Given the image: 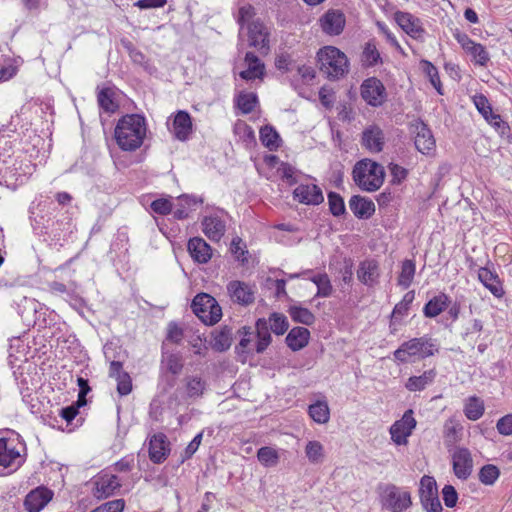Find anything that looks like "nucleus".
<instances>
[{"mask_svg": "<svg viewBox=\"0 0 512 512\" xmlns=\"http://www.w3.org/2000/svg\"><path fill=\"white\" fill-rule=\"evenodd\" d=\"M12 142L0 134V185L7 187L24 183L35 166L20 155H14Z\"/></svg>", "mask_w": 512, "mask_h": 512, "instance_id": "1", "label": "nucleus"}, {"mask_svg": "<svg viewBox=\"0 0 512 512\" xmlns=\"http://www.w3.org/2000/svg\"><path fill=\"white\" fill-rule=\"evenodd\" d=\"M146 121L139 114H127L118 120L115 127V140L124 151L138 149L146 136Z\"/></svg>", "mask_w": 512, "mask_h": 512, "instance_id": "2", "label": "nucleus"}, {"mask_svg": "<svg viewBox=\"0 0 512 512\" xmlns=\"http://www.w3.org/2000/svg\"><path fill=\"white\" fill-rule=\"evenodd\" d=\"M353 180L358 187L367 192L378 190L384 182L383 166L370 159L358 161L353 168Z\"/></svg>", "mask_w": 512, "mask_h": 512, "instance_id": "3", "label": "nucleus"}, {"mask_svg": "<svg viewBox=\"0 0 512 512\" xmlns=\"http://www.w3.org/2000/svg\"><path fill=\"white\" fill-rule=\"evenodd\" d=\"M317 59L320 71L329 79H339L349 71L347 56L336 47L326 46L320 49L317 53Z\"/></svg>", "mask_w": 512, "mask_h": 512, "instance_id": "4", "label": "nucleus"}, {"mask_svg": "<svg viewBox=\"0 0 512 512\" xmlns=\"http://www.w3.org/2000/svg\"><path fill=\"white\" fill-rule=\"evenodd\" d=\"M438 350V345L434 339L423 336L403 342L394 351V358L401 363H406L409 357L417 356L420 359H424L433 356Z\"/></svg>", "mask_w": 512, "mask_h": 512, "instance_id": "5", "label": "nucleus"}, {"mask_svg": "<svg viewBox=\"0 0 512 512\" xmlns=\"http://www.w3.org/2000/svg\"><path fill=\"white\" fill-rule=\"evenodd\" d=\"M193 313L206 325L216 324L222 317V309L214 297L207 293L197 294L191 303Z\"/></svg>", "mask_w": 512, "mask_h": 512, "instance_id": "6", "label": "nucleus"}, {"mask_svg": "<svg viewBox=\"0 0 512 512\" xmlns=\"http://www.w3.org/2000/svg\"><path fill=\"white\" fill-rule=\"evenodd\" d=\"M256 333L251 331L250 328L243 327L242 338L239 342V346L245 352L252 350L251 344L256 339L255 351L257 353H263L271 343V334L268 331V323L266 319L261 318L256 322Z\"/></svg>", "mask_w": 512, "mask_h": 512, "instance_id": "7", "label": "nucleus"}, {"mask_svg": "<svg viewBox=\"0 0 512 512\" xmlns=\"http://www.w3.org/2000/svg\"><path fill=\"white\" fill-rule=\"evenodd\" d=\"M382 506L392 512H403L411 504V495L408 491L397 487L394 484H387L381 493Z\"/></svg>", "mask_w": 512, "mask_h": 512, "instance_id": "8", "label": "nucleus"}, {"mask_svg": "<svg viewBox=\"0 0 512 512\" xmlns=\"http://www.w3.org/2000/svg\"><path fill=\"white\" fill-rule=\"evenodd\" d=\"M361 97L373 107L381 106L387 97L383 83L376 77H370L361 84Z\"/></svg>", "mask_w": 512, "mask_h": 512, "instance_id": "9", "label": "nucleus"}, {"mask_svg": "<svg viewBox=\"0 0 512 512\" xmlns=\"http://www.w3.org/2000/svg\"><path fill=\"white\" fill-rule=\"evenodd\" d=\"M412 133L415 134V148L423 155H431L435 151L436 143L429 127L423 121L412 124Z\"/></svg>", "mask_w": 512, "mask_h": 512, "instance_id": "10", "label": "nucleus"}, {"mask_svg": "<svg viewBox=\"0 0 512 512\" xmlns=\"http://www.w3.org/2000/svg\"><path fill=\"white\" fill-rule=\"evenodd\" d=\"M227 292L234 303L249 306L255 301L256 286L244 281L233 280L227 284Z\"/></svg>", "mask_w": 512, "mask_h": 512, "instance_id": "11", "label": "nucleus"}, {"mask_svg": "<svg viewBox=\"0 0 512 512\" xmlns=\"http://www.w3.org/2000/svg\"><path fill=\"white\" fill-rule=\"evenodd\" d=\"M416 427V420L413 417V411L407 410L400 420L394 422L390 427L391 439L397 445L407 444V438L412 434Z\"/></svg>", "mask_w": 512, "mask_h": 512, "instance_id": "12", "label": "nucleus"}, {"mask_svg": "<svg viewBox=\"0 0 512 512\" xmlns=\"http://www.w3.org/2000/svg\"><path fill=\"white\" fill-rule=\"evenodd\" d=\"M318 23L324 34L338 36L344 30L346 18L341 10L329 9L319 18Z\"/></svg>", "mask_w": 512, "mask_h": 512, "instance_id": "13", "label": "nucleus"}, {"mask_svg": "<svg viewBox=\"0 0 512 512\" xmlns=\"http://www.w3.org/2000/svg\"><path fill=\"white\" fill-rule=\"evenodd\" d=\"M452 468L454 475L460 480H467L473 471V458L471 452L464 447L456 448L452 454Z\"/></svg>", "mask_w": 512, "mask_h": 512, "instance_id": "14", "label": "nucleus"}, {"mask_svg": "<svg viewBox=\"0 0 512 512\" xmlns=\"http://www.w3.org/2000/svg\"><path fill=\"white\" fill-rule=\"evenodd\" d=\"M21 463V454L12 445V441L0 438V475H4L8 468L11 471L17 469Z\"/></svg>", "mask_w": 512, "mask_h": 512, "instance_id": "15", "label": "nucleus"}, {"mask_svg": "<svg viewBox=\"0 0 512 512\" xmlns=\"http://www.w3.org/2000/svg\"><path fill=\"white\" fill-rule=\"evenodd\" d=\"M53 491L45 486L32 489L24 499V507L28 512H40L53 498Z\"/></svg>", "mask_w": 512, "mask_h": 512, "instance_id": "16", "label": "nucleus"}, {"mask_svg": "<svg viewBox=\"0 0 512 512\" xmlns=\"http://www.w3.org/2000/svg\"><path fill=\"white\" fill-rule=\"evenodd\" d=\"M268 31L260 21H252L248 25L249 45L256 48L260 53L267 54L269 51Z\"/></svg>", "mask_w": 512, "mask_h": 512, "instance_id": "17", "label": "nucleus"}, {"mask_svg": "<svg viewBox=\"0 0 512 512\" xmlns=\"http://www.w3.org/2000/svg\"><path fill=\"white\" fill-rule=\"evenodd\" d=\"M293 197L305 205H319L324 201L322 190L316 184H301L293 191Z\"/></svg>", "mask_w": 512, "mask_h": 512, "instance_id": "18", "label": "nucleus"}, {"mask_svg": "<svg viewBox=\"0 0 512 512\" xmlns=\"http://www.w3.org/2000/svg\"><path fill=\"white\" fill-rule=\"evenodd\" d=\"M120 487L121 483L116 475H99L94 481L93 495L97 499H105L112 496Z\"/></svg>", "mask_w": 512, "mask_h": 512, "instance_id": "19", "label": "nucleus"}, {"mask_svg": "<svg viewBox=\"0 0 512 512\" xmlns=\"http://www.w3.org/2000/svg\"><path fill=\"white\" fill-rule=\"evenodd\" d=\"M473 103L477 108L478 112L484 117V119L497 130L504 129L506 127L505 122L502 121L500 115L495 114L492 110V106L488 98L483 94H476L473 96Z\"/></svg>", "mask_w": 512, "mask_h": 512, "instance_id": "20", "label": "nucleus"}, {"mask_svg": "<svg viewBox=\"0 0 512 512\" xmlns=\"http://www.w3.org/2000/svg\"><path fill=\"white\" fill-rule=\"evenodd\" d=\"M395 20L408 35L415 39L421 38L425 33L421 20L411 13L397 12Z\"/></svg>", "mask_w": 512, "mask_h": 512, "instance_id": "21", "label": "nucleus"}, {"mask_svg": "<svg viewBox=\"0 0 512 512\" xmlns=\"http://www.w3.org/2000/svg\"><path fill=\"white\" fill-rule=\"evenodd\" d=\"M170 452L169 442L163 433L153 435L149 441V457L155 464L164 462Z\"/></svg>", "mask_w": 512, "mask_h": 512, "instance_id": "22", "label": "nucleus"}, {"mask_svg": "<svg viewBox=\"0 0 512 512\" xmlns=\"http://www.w3.org/2000/svg\"><path fill=\"white\" fill-rule=\"evenodd\" d=\"M362 144L372 153H379L383 150L385 137L379 126L372 125L362 133Z\"/></svg>", "mask_w": 512, "mask_h": 512, "instance_id": "23", "label": "nucleus"}, {"mask_svg": "<svg viewBox=\"0 0 512 512\" xmlns=\"http://www.w3.org/2000/svg\"><path fill=\"white\" fill-rule=\"evenodd\" d=\"M357 277L366 286L376 285L380 277L378 262L373 259L362 261L357 270Z\"/></svg>", "mask_w": 512, "mask_h": 512, "instance_id": "24", "label": "nucleus"}, {"mask_svg": "<svg viewBox=\"0 0 512 512\" xmlns=\"http://www.w3.org/2000/svg\"><path fill=\"white\" fill-rule=\"evenodd\" d=\"M187 248L190 256L198 263L204 264L211 259L212 249L210 245L200 237L191 238Z\"/></svg>", "mask_w": 512, "mask_h": 512, "instance_id": "25", "label": "nucleus"}, {"mask_svg": "<svg viewBox=\"0 0 512 512\" xmlns=\"http://www.w3.org/2000/svg\"><path fill=\"white\" fill-rule=\"evenodd\" d=\"M245 63L247 64V69L239 73V76L242 79L252 81L255 79H262L264 77L265 65L254 53H246Z\"/></svg>", "mask_w": 512, "mask_h": 512, "instance_id": "26", "label": "nucleus"}, {"mask_svg": "<svg viewBox=\"0 0 512 512\" xmlns=\"http://www.w3.org/2000/svg\"><path fill=\"white\" fill-rule=\"evenodd\" d=\"M349 208L359 219H369L375 212L373 201L360 195H354L350 198Z\"/></svg>", "mask_w": 512, "mask_h": 512, "instance_id": "27", "label": "nucleus"}, {"mask_svg": "<svg viewBox=\"0 0 512 512\" xmlns=\"http://www.w3.org/2000/svg\"><path fill=\"white\" fill-rule=\"evenodd\" d=\"M225 223L218 216H206L202 220V230L212 241H219L225 233Z\"/></svg>", "mask_w": 512, "mask_h": 512, "instance_id": "28", "label": "nucleus"}, {"mask_svg": "<svg viewBox=\"0 0 512 512\" xmlns=\"http://www.w3.org/2000/svg\"><path fill=\"white\" fill-rule=\"evenodd\" d=\"M173 132L180 141L188 139L192 132V121L188 112L183 110L177 112L173 121Z\"/></svg>", "mask_w": 512, "mask_h": 512, "instance_id": "29", "label": "nucleus"}, {"mask_svg": "<svg viewBox=\"0 0 512 512\" xmlns=\"http://www.w3.org/2000/svg\"><path fill=\"white\" fill-rule=\"evenodd\" d=\"M202 203V199H197L190 195H181L177 198V204L173 208L174 218L177 220L186 219L189 213L195 209V207Z\"/></svg>", "mask_w": 512, "mask_h": 512, "instance_id": "30", "label": "nucleus"}, {"mask_svg": "<svg viewBox=\"0 0 512 512\" xmlns=\"http://www.w3.org/2000/svg\"><path fill=\"white\" fill-rule=\"evenodd\" d=\"M478 279L494 296H502L503 289L496 272L491 271L487 267H481L478 270Z\"/></svg>", "mask_w": 512, "mask_h": 512, "instance_id": "31", "label": "nucleus"}, {"mask_svg": "<svg viewBox=\"0 0 512 512\" xmlns=\"http://www.w3.org/2000/svg\"><path fill=\"white\" fill-rule=\"evenodd\" d=\"M310 338V332L305 327H294L292 328L286 336L285 342L287 346L293 350L298 351L304 348Z\"/></svg>", "mask_w": 512, "mask_h": 512, "instance_id": "32", "label": "nucleus"}, {"mask_svg": "<svg viewBox=\"0 0 512 512\" xmlns=\"http://www.w3.org/2000/svg\"><path fill=\"white\" fill-rule=\"evenodd\" d=\"M450 304V299L445 293H439L430 299L423 308V314L427 318H435L440 315Z\"/></svg>", "mask_w": 512, "mask_h": 512, "instance_id": "33", "label": "nucleus"}, {"mask_svg": "<svg viewBox=\"0 0 512 512\" xmlns=\"http://www.w3.org/2000/svg\"><path fill=\"white\" fill-rule=\"evenodd\" d=\"M97 102L100 109L108 114L115 113L119 105L115 100V93L111 88H103L97 94Z\"/></svg>", "mask_w": 512, "mask_h": 512, "instance_id": "34", "label": "nucleus"}, {"mask_svg": "<svg viewBox=\"0 0 512 512\" xmlns=\"http://www.w3.org/2000/svg\"><path fill=\"white\" fill-rule=\"evenodd\" d=\"M287 312L295 323L311 326L316 320L315 315L308 308L298 304L290 305Z\"/></svg>", "mask_w": 512, "mask_h": 512, "instance_id": "35", "label": "nucleus"}, {"mask_svg": "<svg viewBox=\"0 0 512 512\" xmlns=\"http://www.w3.org/2000/svg\"><path fill=\"white\" fill-rule=\"evenodd\" d=\"M436 376V372L431 369L428 371H425L420 376H411L408 378L405 387L409 391H421L426 388L427 385L431 384Z\"/></svg>", "mask_w": 512, "mask_h": 512, "instance_id": "36", "label": "nucleus"}, {"mask_svg": "<svg viewBox=\"0 0 512 512\" xmlns=\"http://www.w3.org/2000/svg\"><path fill=\"white\" fill-rule=\"evenodd\" d=\"M260 140L270 151L277 150L281 143L280 135L271 125H265L260 129Z\"/></svg>", "mask_w": 512, "mask_h": 512, "instance_id": "37", "label": "nucleus"}, {"mask_svg": "<svg viewBox=\"0 0 512 512\" xmlns=\"http://www.w3.org/2000/svg\"><path fill=\"white\" fill-rule=\"evenodd\" d=\"M309 416L319 424H325L330 419V409L326 401H317L308 408Z\"/></svg>", "mask_w": 512, "mask_h": 512, "instance_id": "38", "label": "nucleus"}, {"mask_svg": "<svg viewBox=\"0 0 512 512\" xmlns=\"http://www.w3.org/2000/svg\"><path fill=\"white\" fill-rule=\"evenodd\" d=\"M316 286L317 293L315 297H330L333 293V286L326 273H318L309 278Z\"/></svg>", "mask_w": 512, "mask_h": 512, "instance_id": "39", "label": "nucleus"}, {"mask_svg": "<svg viewBox=\"0 0 512 512\" xmlns=\"http://www.w3.org/2000/svg\"><path fill=\"white\" fill-rule=\"evenodd\" d=\"M415 271H416L415 262L410 259L404 260L402 262L401 271H400L398 279H397L398 285L403 287L404 289H407L411 285V283L414 279Z\"/></svg>", "mask_w": 512, "mask_h": 512, "instance_id": "40", "label": "nucleus"}, {"mask_svg": "<svg viewBox=\"0 0 512 512\" xmlns=\"http://www.w3.org/2000/svg\"><path fill=\"white\" fill-rule=\"evenodd\" d=\"M464 413L469 420H478L484 413L483 401L476 396L469 397L464 407Z\"/></svg>", "mask_w": 512, "mask_h": 512, "instance_id": "41", "label": "nucleus"}, {"mask_svg": "<svg viewBox=\"0 0 512 512\" xmlns=\"http://www.w3.org/2000/svg\"><path fill=\"white\" fill-rule=\"evenodd\" d=\"M305 455L311 464H320L325 457L324 447L319 441H308L305 446Z\"/></svg>", "mask_w": 512, "mask_h": 512, "instance_id": "42", "label": "nucleus"}, {"mask_svg": "<svg viewBox=\"0 0 512 512\" xmlns=\"http://www.w3.org/2000/svg\"><path fill=\"white\" fill-rule=\"evenodd\" d=\"M465 52L472 57V61H474L475 64L480 66H486L490 60L489 53L480 43L473 42Z\"/></svg>", "mask_w": 512, "mask_h": 512, "instance_id": "43", "label": "nucleus"}, {"mask_svg": "<svg viewBox=\"0 0 512 512\" xmlns=\"http://www.w3.org/2000/svg\"><path fill=\"white\" fill-rule=\"evenodd\" d=\"M266 321L268 330L271 329L276 335H283L289 328L287 317L281 313H272Z\"/></svg>", "mask_w": 512, "mask_h": 512, "instance_id": "44", "label": "nucleus"}, {"mask_svg": "<svg viewBox=\"0 0 512 512\" xmlns=\"http://www.w3.org/2000/svg\"><path fill=\"white\" fill-rule=\"evenodd\" d=\"M438 495L436 480L432 476L424 475L420 480V501Z\"/></svg>", "mask_w": 512, "mask_h": 512, "instance_id": "45", "label": "nucleus"}, {"mask_svg": "<svg viewBox=\"0 0 512 512\" xmlns=\"http://www.w3.org/2000/svg\"><path fill=\"white\" fill-rule=\"evenodd\" d=\"M500 476V470L493 464H486L481 467L478 478L479 481L487 486L493 485Z\"/></svg>", "mask_w": 512, "mask_h": 512, "instance_id": "46", "label": "nucleus"}, {"mask_svg": "<svg viewBox=\"0 0 512 512\" xmlns=\"http://www.w3.org/2000/svg\"><path fill=\"white\" fill-rule=\"evenodd\" d=\"M257 103L258 99L254 93L241 92L236 99L237 107L244 114L251 113L255 109Z\"/></svg>", "mask_w": 512, "mask_h": 512, "instance_id": "47", "label": "nucleus"}, {"mask_svg": "<svg viewBox=\"0 0 512 512\" xmlns=\"http://www.w3.org/2000/svg\"><path fill=\"white\" fill-rule=\"evenodd\" d=\"M257 458L266 467L276 466L279 461L277 451L271 447H261L257 452Z\"/></svg>", "mask_w": 512, "mask_h": 512, "instance_id": "48", "label": "nucleus"}, {"mask_svg": "<svg viewBox=\"0 0 512 512\" xmlns=\"http://www.w3.org/2000/svg\"><path fill=\"white\" fill-rule=\"evenodd\" d=\"M329 210L333 216L339 217L346 212L343 198L336 192L328 193Z\"/></svg>", "mask_w": 512, "mask_h": 512, "instance_id": "49", "label": "nucleus"}, {"mask_svg": "<svg viewBox=\"0 0 512 512\" xmlns=\"http://www.w3.org/2000/svg\"><path fill=\"white\" fill-rule=\"evenodd\" d=\"M423 70L428 76L430 83L433 85V87L437 90V92L442 95L441 91V81L439 77V73L437 68L429 61L423 60L422 61Z\"/></svg>", "mask_w": 512, "mask_h": 512, "instance_id": "50", "label": "nucleus"}, {"mask_svg": "<svg viewBox=\"0 0 512 512\" xmlns=\"http://www.w3.org/2000/svg\"><path fill=\"white\" fill-rule=\"evenodd\" d=\"M380 60V53L378 52L375 44L368 42L362 53V62L366 66H374Z\"/></svg>", "mask_w": 512, "mask_h": 512, "instance_id": "51", "label": "nucleus"}, {"mask_svg": "<svg viewBox=\"0 0 512 512\" xmlns=\"http://www.w3.org/2000/svg\"><path fill=\"white\" fill-rule=\"evenodd\" d=\"M151 209L153 212L160 214V215H168L173 211L174 205L172 202L167 198H160L154 200L151 205Z\"/></svg>", "mask_w": 512, "mask_h": 512, "instance_id": "52", "label": "nucleus"}, {"mask_svg": "<svg viewBox=\"0 0 512 512\" xmlns=\"http://www.w3.org/2000/svg\"><path fill=\"white\" fill-rule=\"evenodd\" d=\"M462 431V426L456 421L449 419L444 425V434L447 440L450 442H456L459 437V433Z\"/></svg>", "mask_w": 512, "mask_h": 512, "instance_id": "53", "label": "nucleus"}, {"mask_svg": "<svg viewBox=\"0 0 512 512\" xmlns=\"http://www.w3.org/2000/svg\"><path fill=\"white\" fill-rule=\"evenodd\" d=\"M124 507V499H116L100 505L91 512H123Z\"/></svg>", "mask_w": 512, "mask_h": 512, "instance_id": "54", "label": "nucleus"}, {"mask_svg": "<svg viewBox=\"0 0 512 512\" xmlns=\"http://www.w3.org/2000/svg\"><path fill=\"white\" fill-rule=\"evenodd\" d=\"M205 383L199 377H193L188 380L186 389L189 397H198L202 395Z\"/></svg>", "mask_w": 512, "mask_h": 512, "instance_id": "55", "label": "nucleus"}, {"mask_svg": "<svg viewBox=\"0 0 512 512\" xmlns=\"http://www.w3.org/2000/svg\"><path fill=\"white\" fill-rule=\"evenodd\" d=\"M167 370L173 375H178L183 369V359L179 354H170L166 359Z\"/></svg>", "mask_w": 512, "mask_h": 512, "instance_id": "56", "label": "nucleus"}, {"mask_svg": "<svg viewBox=\"0 0 512 512\" xmlns=\"http://www.w3.org/2000/svg\"><path fill=\"white\" fill-rule=\"evenodd\" d=\"M115 380L117 381V392L121 396H126L132 391V380L127 372Z\"/></svg>", "mask_w": 512, "mask_h": 512, "instance_id": "57", "label": "nucleus"}, {"mask_svg": "<svg viewBox=\"0 0 512 512\" xmlns=\"http://www.w3.org/2000/svg\"><path fill=\"white\" fill-rule=\"evenodd\" d=\"M123 47L127 50L131 60L139 65H142L145 62V55L138 50L132 42L130 41H122Z\"/></svg>", "mask_w": 512, "mask_h": 512, "instance_id": "58", "label": "nucleus"}, {"mask_svg": "<svg viewBox=\"0 0 512 512\" xmlns=\"http://www.w3.org/2000/svg\"><path fill=\"white\" fill-rule=\"evenodd\" d=\"M442 496L447 507L453 508L458 500L456 489L452 485H445L442 489Z\"/></svg>", "mask_w": 512, "mask_h": 512, "instance_id": "59", "label": "nucleus"}, {"mask_svg": "<svg viewBox=\"0 0 512 512\" xmlns=\"http://www.w3.org/2000/svg\"><path fill=\"white\" fill-rule=\"evenodd\" d=\"M231 345V338L228 333L220 332L218 333L213 340V348L217 351H225Z\"/></svg>", "mask_w": 512, "mask_h": 512, "instance_id": "60", "label": "nucleus"}, {"mask_svg": "<svg viewBox=\"0 0 512 512\" xmlns=\"http://www.w3.org/2000/svg\"><path fill=\"white\" fill-rule=\"evenodd\" d=\"M421 505L426 512H442L443 508L439 500V496H433L423 499Z\"/></svg>", "mask_w": 512, "mask_h": 512, "instance_id": "61", "label": "nucleus"}, {"mask_svg": "<svg viewBox=\"0 0 512 512\" xmlns=\"http://www.w3.org/2000/svg\"><path fill=\"white\" fill-rule=\"evenodd\" d=\"M497 430L501 435H512V414H508L497 421Z\"/></svg>", "mask_w": 512, "mask_h": 512, "instance_id": "62", "label": "nucleus"}, {"mask_svg": "<svg viewBox=\"0 0 512 512\" xmlns=\"http://www.w3.org/2000/svg\"><path fill=\"white\" fill-rule=\"evenodd\" d=\"M183 337V330L176 323H169L166 339L172 343L179 344Z\"/></svg>", "mask_w": 512, "mask_h": 512, "instance_id": "63", "label": "nucleus"}, {"mask_svg": "<svg viewBox=\"0 0 512 512\" xmlns=\"http://www.w3.org/2000/svg\"><path fill=\"white\" fill-rule=\"evenodd\" d=\"M279 171L281 172L282 178L289 185H293L297 182L296 177H295V168L292 167L290 164L282 163Z\"/></svg>", "mask_w": 512, "mask_h": 512, "instance_id": "64", "label": "nucleus"}]
</instances>
